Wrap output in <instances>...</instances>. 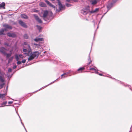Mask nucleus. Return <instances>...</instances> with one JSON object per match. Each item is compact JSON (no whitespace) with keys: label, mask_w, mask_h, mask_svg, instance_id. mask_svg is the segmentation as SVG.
I'll return each mask as SVG.
<instances>
[{"label":"nucleus","mask_w":132,"mask_h":132,"mask_svg":"<svg viewBox=\"0 0 132 132\" xmlns=\"http://www.w3.org/2000/svg\"><path fill=\"white\" fill-rule=\"evenodd\" d=\"M39 5L43 7H46L47 6L46 4L44 2H41L39 3Z\"/></svg>","instance_id":"2eb2a0df"},{"label":"nucleus","mask_w":132,"mask_h":132,"mask_svg":"<svg viewBox=\"0 0 132 132\" xmlns=\"http://www.w3.org/2000/svg\"><path fill=\"white\" fill-rule=\"evenodd\" d=\"M8 104H11L13 103V102L12 101H9L8 102Z\"/></svg>","instance_id":"49530a36"},{"label":"nucleus","mask_w":132,"mask_h":132,"mask_svg":"<svg viewBox=\"0 0 132 132\" xmlns=\"http://www.w3.org/2000/svg\"><path fill=\"white\" fill-rule=\"evenodd\" d=\"M22 55L20 54H19V57L22 56Z\"/></svg>","instance_id":"4d7b16f0"},{"label":"nucleus","mask_w":132,"mask_h":132,"mask_svg":"<svg viewBox=\"0 0 132 132\" xmlns=\"http://www.w3.org/2000/svg\"><path fill=\"white\" fill-rule=\"evenodd\" d=\"M74 2H78V0H73Z\"/></svg>","instance_id":"3c124183"},{"label":"nucleus","mask_w":132,"mask_h":132,"mask_svg":"<svg viewBox=\"0 0 132 132\" xmlns=\"http://www.w3.org/2000/svg\"><path fill=\"white\" fill-rule=\"evenodd\" d=\"M8 86H7L6 87V90H5V93L4 94H0V99L1 98L2 100H5L6 98L5 96L7 95L6 92L7 90Z\"/></svg>","instance_id":"7ed1b4c3"},{"label":"nucleus","mask_w":132,"mask_h":132,"mask_svg":"<svg viewBox=\"0 0 132 132\" xmlns=\"http://www.w3.org/2000/svg\"><path fill=\"white\" fill-rule=\"evenodd\" d=\"M18 114V116H19V118L20 119V121H21H21H22V120H21V118H20V116L19 115V114Z\"/></svg>","instance_id":"8fccbe9b"},{"label":"nucleus","mask_w":132,"mask_h":132,"mask_svg":"<svg viewBox=\"0 0 132 132\" xmlns=\"http://www.w3.org/2000/svg\"><path fill=\"white\" fill-rule=\"evenodd\" d=\"M97 3V2L96 0H94V1L92 2V5H95Z\"/></svg>","instance_id":"7c9ffc66"},{"label":"nucleus","mask_w":132,"mask_h":132,"mask_svg":"<svg viewBox=\"0 0 132 132\" xmlns=\"http://www.w3.org/2000/svg\"><path fill=\"white\" fill-rule=\"evenodd\" d=\"M23 37L24 39H28L29 38V36L27 34H24L23 35Z\"/></svg>","instance_id":"cd10ccee"},{"label":"nucleus","mask_w":132,"mask_h":132,"mask_svg":"<svg viewBox=\"0 0 132 132\" xmlns=\"http://www.w3.org/2000/svg\"><path fill=\"white\" fill-rule=\"evenodd\" d=\"M23 45H27L28 46V45H29L28 44V43L27 42H24Z\"/></svg>","instance_id":"58836bf2"},{"label":"nucleus","mask_w":132,"mask_h":132,"mask_svg":"<svg viewBox=\"0 0 132 132\" xmlns=\"http://www.w3.org/2000/svg\"><path fill=\"white\" fill-rule=\"evenodd\" d=\"M16 60V61L19 60V55L18 54H16L15 56Z\"/></svg>","instance_id":"473e14b6"},{"label":"nucleus","mask_w":132,"mask_h":132,"mask_svg":"<svg viewBox=\"0 0 132 132\" xmlns=\"http://www.w3.org/2000/svg\"><path fill=\"white\" fill-rule=\"evenodd\" d=\"M30 56L28 58V61H31L33 60L35 58L34 57L31 55H29Z\"/></svg>","instance_id":"393cba45"},{"label":"nucleus","mask_w":132,"mask_h":132,"mask_svg":"<svg viewBox=\"0 0 132 132\" xmlns=\"http://www.w3.org/2000/svg\"><path fill=\"white\" fill-rule=\"evenodd\" d=\"M58 79V78L56 80H55L53 82H51V83H50V84H49L48 85H46V86H45L44 87H42L39 90H37L36 91V92H37V91H38L39 90H40V89H43L44 88H45V87H46L47 86H48V85H51L55 81H56V80H57Z\"/></svg>","instance_id":"dca6fc26"},{"label":"nucleus","mask_w":132,"mask_h":132,"mask_svg":"<svg viewBox=\"0 0 132 132\" xmlns=\"http://www.w3.org/2000/svg\"><path fill=\"white\" fill-rule=\"evenodd\" d=\"M5 50V48L3 47L0 48V52L4 55H5L6 53L4 50Z\"/></svg>","instance_id":"9d476101"},{"label":"nucleus","mask_w":132,"mask_h":132,"mask_svg":"<svg viewBox=\"0 0 132 132\" xmlns=\"http://www.w3.org/2000/svg\"><path fill=\"white\" fill-rule=\"evenodd\" d=\"M99 10V8H96L94 10L91 11H90V12L91 13H94L96 12L97 11H98Z\"/></svg>","instance_id":"bb28decb"},{"label":"nucleus","mask_w":132,"mask_h":132,"mask_svg":"<svg viewBox=\"0 0 132 132\" xmlns=\"http://www.w3.org/2000/svg\"><path fill=\"white\" fill-rule=\"evenodd\" d=\"M34 45H35L36 47L39 48L42 47V45L39 44H34Z\"/></svg>","instance_id":"4be33fe9"},{"label":"nucleus","mask_w":132,"mask_h":132,"mask_svg":"<svg viewBox=\"0 0 132 132\" xmlns=\"http://www.w3.org/2000/svg\"><path fill=\"white\" fill-rule=\"evenodd\" d=\"M5 55H6V58H8L9 57H10L11 55V54H9V53H6V54Z\"/></svg>","instance_id":"c9c22d12"},{"label":"nucleus","mask_w":132,"mask_h":132,"mask_svg":"<svg viewBox=\"0 0 132 132\" xmlns=\"http://www.w3.org/2000/svg\"><path fill=\"white\" fill-rule=\"evenodd\" d=\"M98 28V26H97V28Z\"/></svg>","instance_id":"338daca9"},{"label":"nucleus","mask_w":132,"mask_h":132,"mask_svg":"<svg viewBox=\"0 0 132 132\" xmlns=\"http://www.w3.org/2000/svg\"><path fill=\"white\" fill-rule=\"evenodd\" d=\"M21 16L22 18L25 19H27L28 18V16L26 14H21Z\"/></svg>","instance_id":"a211bd4d"},{"label":"nucleus","mask_w":132,"mask_h":132,"mask_svg":"<svg viewBox=\"0 0 132 132\" xmlns=\"http://www.w3.org/2000/svg\"><path fill=\"white\" fill-rule=\"evenodd\" d=\"M19 24L23 28H27L28 27L27 26L26 23L21 20H19L18 22Z\"/></svg>","instance_id":"20e7f679"},{"label":"nucleus","mask_w":132,"mask_h":132,"mask_svg":"<svg viewBox=\"0 0 132 132\" xmlns=\"http://www.w3.org/2000/svg\"><path fill=\"white\" fill-rule=\"evenodd\" d=\"M84 69H85V68L84 67H80V68H79V69H78V70H77V71H76V72H75V73H74V74H75L77 73V71H81L82 70H84ZM81 72H82L81 71Z\"/></svg>","instance_id":"5701e85b"},{"label":"nucleus","mask_w":132,"mask_h":132,"mask_svg":"<svg viewBox=\"0 0 132 132\" xmlns=\"http://www.w3.org/2000/svg\"><path fill=\"white\" fill-rule=\"evenodd\" d=\"M103 16H104V15H103V16H102V17H101V19H102L103 18Z\"/></svg>","instance_id":"bf43d9fd"},{"label":"nucleus","mask_w":132,"mask_h":132,"mask_svg":"<svg viewBox=\"0 0 132 132\" xmlns=\"http://www.w3.org/2000/svg\"><path fill=\"white\" fill-rule=\"evenodd\" d=\"M17 61H18L17 62V64L18 65H19V64H21V61H19L18 60Z\"/></svg>","instance_id":"a19ab883"},{"label":"nucleus","mask_w":132,"mask_h":132,"mask_svg":"<svg viewBox=\"0 0 132 132\" xmlns=\"http://www.w3.org/2000/svg\"><path fill=\"white\" fill-rule=\"evenodd\" d=\"M58 5H59V9L60 10H62V9H65V7L64 5H63L61 2L58 3Z\"/></svg>","instance_id":"1a4fd4ad"},{"label":"nucleus","mask_w":132,"mask_h":132,"mask_svg":"<svg viewBox=\"0 0 132 132\" xmlns=\"http://www.w3.org/2000/svg\"><path fill=\"white\" fill-rule=\"evenodd\" d=\"M72 72V71L71 70H69L68 72H65V74L66 75H67L68 74H69L71 72Z\"/></svg>","instance_id":"e433bc0d"},{"label":"nucleus","mask_w":132,"mask_h":132,"mask_svg":"<svg viewBox=\"0 0 132 132\" xmlns=\"http://www.w3.org/2000/svg\"><path fill=\"white\" fill-rule=\"evenodd\" d=\"M45 51L44 52V53H45Z\"/></svg>","instance_id":"774afa93"},{"label":"nucleus","mask_w":132,"mask_h":132,"mask_svg":"<svg viewBox=\"0 0 132 132\" xmlns=\"http://www.w3.org/2000/svg\"><path fill=\"white\" fill-rule=\"evenodd\" d=\"M93 22L94 23V25H95V22H94V21H93Z\"/></svg>","instance_id":"e2e57ef3"},{"label":"nucleus","mask_w":132,"mask_h":132,"mask_svg":"<svg viewBox=\"0 0 132 132\" xmlns=\"http://www.w3.org/2000/svg\"><path fill=\"white\" fill-rule=\"evenodd\" d=\"M66 6L67 7H70L71 6H72V5L71 4H68V3H66Z\"/></svg>","instance_id":"f704fd0d"},{"label":"nucleus","mask_w":132,"mask_h":132,"mask_svg":"<svg viewBox=\"0 0 132 132\" xmlns=\"http://www.w3.org/2000/svg\"><path fill=\"white\" fill-rule=\"evenodd\" d=\"M23 52H24V53H27L28 52V50L27 49H23Z\"/></svg>","instance_id":"4c0bfd02"},{"label":"nucleus","mask_w":132,"mask_h":132,"mask_svg":"<svg viewBox=\"0 0 132 132\" xmlns=\"http://www.w3.org/2000/svg\"><path fill=\"white\" fill-rule=\"evenodd\" d=\"M98 74L99 75L101 76H103V75L101 73H98Z\"/></svg>","instance_id":"864d4df0"},{"label":"nucleus","mask_w":132,"mask_h":132,"mask_svg":"<svg viewBox=\"0 0 132 132\" xmlns=\"http://www.w3.org/2000/svg\"><path fill=\"white\" fill-rule=\"evenodd\" d=\"M34 16L35 18V20L39 23H42V21L40 19L38 16L37 15L34 14L33 15Z\"/></svg>","instance_id":"39448f33"},{"label":"nucleus","mask_w":132,"mask_h":132,"mask_svg":"<svg viewBox=\"0 0 132 132\" xmlns=\"http://www.w3.org/2000/svg\"><path fill=\"white\" fill-rule=\"evenodd\" d=\"M50 0L51 1H54L55 0Z\"/></svg>","instance_id":"052dcab7"},{"label":"nucleus","mask_w":132,"mask_h":132,"mask_svg":"<svg viewBox=\"0 0 132 132\" xmlns=\"http://www.w3.org/2000/svg\"><path fill=\"white\" fill-rule=\"evenodd\" d=\"M26 60L25 59H23L22 61V62L23 63H24L26 62Z\"/></svg>","instance_id":"37998d69"},{"label":"nucleus","mask_w":132,"mask_h":132,"mask_svg":"<svg viewBox=\"0 0 132 132\" xmlns=\"http://www.w3.org/2000/svg\"><path fill=\"white\" fill-rule=\"evenodd\" d=\"M90 53L89 54V56H88V61L89 62L88 63V65H89L90 63L92 62V61L90 59Z\"/></svg>","instance_id":"b1692460"},{"label":"nucleus","mask_w":132,"mask_h":132,"mask_svg":"<svg viewBox=\"0 0 132 132\" xmlns=\"http://www.w3.org/2000/svg\"><path fill=\"white\" fill-rule=\"evenodd\" d=\"M116 2V1L115 0H113L112 2L108 4L107 6V8L108 9V11L110 10L113 6V5Z\"/></svg>","instance_id":"f03ea898"},{"label":"nucleus","mask_w":132,"mask_h":132,"mask_svg":"<svg viewBox=\"0 0 132 132\" xmlns=\"http://www.w3.org/2000/svg\"><path fill=\"white\" fill-rule=\"evenodd\" d=\"M66 2H69L70 1V0H65Z\"/></svg>","instance_id":"6e6d98bb"},{"label":"nucleus","mask_w":132,"mask_h":132,"mask_svg":"<svg viewBox=\"0 0 132 132\" xmlns=\"http://www.w3.org/2000/svg\"><path fill=\"white\" fill-rule=\"evenodd\" d=\"M6 30V29L4 28H2L0 30V35H5V34L4 32Z\"/></svg>","instance_id":"9b49d317"},{"label":"nucleus","mask_w":132,"mask_h":132,"mask_svg":"<svg viewBox=\"0 0 132 132\" xmlns=\"http://www.w3.org/2000/svg\"><path fill=\"white\" fill-rule=\"evenodd\" d=\"M43 38H40L37 37L34 39V40L36 42H38L39 41H43Z\"/></svg>","instance_id":"4468645a"},{"label":"nucleus","mask_w":132,"mask_h":132,"mask_svg":"<svg viewBox=\"0 0 132 132\" xmlns=\"http://www.w3.org/2000/svg\"><path fill=\"white\" fill-rule=\"evenodd\" d=\"M5 3L4 2H2L1 4H0V9L2 8H3V9H5Z\"/></svg>","instance_id":"412c9836"},{"label":"nucleus","mask_w":132,"mask_h":132,"mask_svg":"<svg viewBox=\"0 0 132 132\" xmlns=\"http://www.w3.org/2000/svg\"><path fill=\"white\" fill-rule=\"evenodd\" d=\"M67 75H64L63 77L64 78H65L67 77Z\"/></svg>","instance_id":"5fc2aeb1"},{"label":"nucleus","mask_w":132,"mask_h":132,"mask_svg":"<svg viewBox=\"0 0 132 132\" xmlns=\"http://www.w3.org/2000/svg\"><path fill=\"white\" fill-rule=\"evenodd\" d=\"M117 81H118V82L119 83H120L121 84H122V85L125 86H128V85L127 84H125L124 83H123V82H121V81H119V80H116V79H115Z\"/></svg>","instance_id":"a878e982"},{"label":"nucleus","mask_w":132,"mask_h":132,"mask_svg":"<svg viewBox=\"0 0 132 132\" xmlns=\"http://www.w3.org/2000/svg\"><path fill=\"white\" fill-rule=\"evenodd\" d=\"M13 56H12V57H10V58H9L8 60V62H9L10 61H12V60L13 59Z\"/></svg>","instance_id":"2f4dec72"},{"label":"nucleus","mask_w":132,"mask_h":132,"mask_svg":"<svg viewBox=\"0 0 132 132\" xmlns=\"http://www.w3.org/2000/svg\"><path fill=\"white\" fill-rule=\"evenodd\" d=\"M44 1L50 6L52 7L54 9H55V6L52 4L47 0H44Z\"/></svg>","instance_id":"6e6552de"},{"label":"nucleus","mask_w":132,"mask_h":132,"mask_svg":"<svg viewBox=\"0 0 132 132\" xmlns=\"http://www.w3.org/2000/svg\"><path fill=\"white\" fill-rule=\"evenodd\" d=\"M21 124H22V125H23V127H24L26 131V130H26L25 128V127L24 125V124H23V123H22V121H21Z\"/></svg>","instance_id":"79ce46f5"},{"label":"nucleus","mask_w":132,"mask_h":132,"mask_svg":"<svg viewBox=\"0 0 132 132\" xmlns=\"http://www.w3.org/2000/svg\"><path fill=\"white\" fill-rule=\"evenodd\" d=\"M36 26L37 29L39 30V31L40 32V30L42 29V27L41 26L37 25H36Z\"/></svg>","instance_id":"c85d7f7f"},{"label":"nucleus","mask_w":132,"mask_h":132,"mask_svg":"<svg viewBox=\"0 0 132 132\" xmlns=\"http://www.w3.org/2000/svg\"><path fill=\"white\" fill-rule=\"evenodd\" d=\"M19 103H20V102H19V103H16L17 104H19Z\"/></svg>","instance_id":"680f3d73"},{"label":"nucleus","mask_w":132,"mask_h":132,"mask_svg":"<svg viewBox=\"0 0 132 132\" xmlns=\"http://www.w3.org/2000/svg\"><path fill=\"white\" fill-rule=\"evenodd\" d=\"M81 13L84 15H86L87 14V10H86L83 9L81 10Z\"/></svg>","instance_id":"aec40b11"},{"label":"nucleus","mask_w":132,"mask_h":132,"mask_svg":"<svg viewBox=\"0 0 132 132\" xmlns=\"http://www.w3.org/2000/svg\"><path fill=\"white\" fill-rule=\"evenodd\" d=\"M16 65H14L13 67V69H15V68H16Z\"/></svg>","instance_id":"09e8293b"},{"label":"nucleus","mask_w":132,"mask_h":132,"mask_svg":"<svg viewBox=\"0 0 132 132\" xmlns=\"http://www.w3.org/2000/svg\"><path fill=\"white\" fill-rule=\"evenodd\" d=\"M16 24V23L15 22H14L13 23V24Z\"/></svg>","instance_id":"13d9d810"},{"label":"nucleus","mask_w":132,"mask_h":132,"mask_svg":"<svg viewBox=\"0 0 132 132\" xmlns=\"http://www.w3.org/2000/svg\"><path fill=\"white\" fill-rule=\"evenodd\" d=\"M66 75L65 74V73H64L63 74H62L61 75V78H62L63 77L64 75Z\"/></svg>","instance_id":"a18cd8bd"},{"label":"nucleus","mask_w":132,"mask_h":132,"mask_svg":"<svg viewBox=\"0 0 132 132\" xmlns=\"http://www.w3.org/2000/svg\"><path fill=\"white\" fill-rule=\"evenodd\" d=\"M48 13V11L47 10H45L44 12L43 16V18L46 21H47L49 20L48 18L47 17Z\"/></svg>","instance_id":"f257e3e1"},{"label":"nucleus","mask_w":132,"mask_h":132,"mask_svg":"<svg viewBox=\"0 0 132 132\" xmlns=\"http://www.w3.org/2000/svg\"><path fill=\"white\" fill-rule=\"evenodd\" d=\"M28 56H29V54L30 55L32 54L31 49L29 45H28Z\"/></svg>","instance_id":"f3484780"},{"label":"nucleus","mask_w":132,"mask_h":132,"mask_svg":"<svg viewBox=\"0 0 132 132\" xmlns=\"http://www.w3.org/2000/svg\"><path fill=\"white\" fill-rule=\"evenodd\" d=\"M3 27L5 28L4 29H12V27L10 26L9 24H5L3 25Z\"/></svg>","instance_id":"0eeeda50"},{"label":"nucleus","mask_w":132,"mask_h":132,"mask_svg":"<svg viewBox=\"0 0 132 132\" xmlns=\"http://www.w3.org/2000/svg\"><path fill=\"white\" fill-rule=\"evenodd\" d=\"M94 70V72H93V73H95V70Z\"/></svg>","instance_id":"0e129e2a"},{"label":"nucleus","mask_w":132,"mask_h":132,"mask_svg":"<svg viewBox=\"0 0 132 132\" xmlns=\"http://www.w3.org/2000/svg\"><path fill=\"white\" fill-rule=\"evenodd\" d=\"M7 35L9 37L12 38H15L17 36L14 33H11L10 32H8L7 33Z\"/></svg>","instance_id":"423d86ee"},{"label":"nucleus","mask_w":132,"mask_h":132,"mask_svg":"<svg viewBox=\"0 0 132 132\" xmlns=\"http://www.w3.org/2000/svg\"><path fill=\"white\" fill-rule=\"evenodd\" d=\"M12 71V69L11 68H9L8 70V71L9 72H11Z\"/></svg>","instance_id":"c03bdc74"},{"label":"nucleus","mask_w":132,"mask_h":132,"mask_svg":"<svg viewBox=\"0 0 132 132\" xmlns=\"http://www.w3.org/2000/svg\"><path fill=\"white\" fill-rule=\"evenodd\" d=\"M5 84L4 83H3L1 84H0V89L3 88Z\"/></svg>","instance_id":"72a5a7b5"},{"label":"nucleus","mask_w":132,"mask_h":132,"mask_svg":"<svg viewBox=\"0 0 132 132\" xmlns=\"http://www.w3.org/2000/svg\"><path fill=\"white\" fill-rule=\"evenodd\" d=\"M56 1H57L58 3L61 2L60 0H56Z\"/></svg>","instance_id":"603ef678"},{"label":"nucleus","mask_w":132,"mask_h":132,"mask_svg":"<svg viewBox=\"0 0 132 132\" xmlns=\"http://www.w3.org/2000/svg\"><path fill=\"white\" fill-rule=\"evenodd\" d=\"M61 10H60V9H59V10H58L57 9H56V11H57V12H60V11Z\"/></svg>","instance_id":"de8ad7c7"},{"label":"nucleus","mask_w":132,"mask_h":132,"mask_svg":"<svg viewBox=\"0 0 132 132\" xmlns=\"http://www.w3.org/2000/svg\"><path fill=\"white\" fill-rule=\"evenodd\" d=\"M38 52L37 51H35L33 52L31 54L34 58H35L38 55H37L38 54Z\"/></svg>","instance_id":"6ab92c4d"},{"label":"nucleus","mask_w":132,"mask_h":132,"mask_svg":"<svg viewBox=\"0 0 132 132\" xmlns=\"http://www.w3.org/2000/svg\"><path fill=\"white\" fill-rule=\"evenodd\" d=\"M4 45H6L7 46H9V43H6V42L4 43Z\"/></svg>","instance_id":"ea45409f"},{"label":"nucleus","mask_w":132,"mask_h":132,"mask_svg":"<svg viewBox=\"0 0 132 132\" xmlns=\"http://www.w3.org/2000/svg\"><path fill=\"white\" fill-rule=\"evenodd\" d=\"M7 103V101H6L1 103V106H0V107H3L5 106H9V105H6Z\"/></svg>","instance_id":"ddd939ff"},{"label":"nucleus","mask_w":132,"mask_h":132,"mask_svg":"<svg viewBox=\"0 0 132 132\" xmlns=\"http://www.w3.org/2000/svg\"><path fill=\"white\" fill-rule=\"evenodd\" d=\"M89 69L90 70H95V73L96 74H98V70L96 67H94V68H90Z\"/></svg>","instance_id":"f8f14e48"},{"label":"nucleus","mask_w":132,"mask_h":132,"mask_svg":"<svg viewBox=\"0 0 132 132\" xmlns=\"http://www.w3.org/2000/svg\"><path fill=\"white\" fill-rule=\"evenodd\" d=\"M1 44V42L0 41V44Z\"/></svg>","instance_id":"69168bd1"},{"label":"nucleus","mask_w":132,"mask_h":132,"mask_svg":"<svg viewBox=\"0 0 132 132\" xmlns=\"http://www.w3.org/2000/svg\"><path fill=\"white\" fill-rule=\"evenodd\" d=\"M0 81L3 82L4 81V80L3 78L2 75H0Z\"/></svg>","instance_id":"c756f323"}]
</instances>
